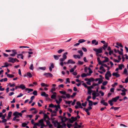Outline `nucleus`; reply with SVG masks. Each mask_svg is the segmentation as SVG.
<instances>
[{
    "instance_id": "nucleus-50",
    "label": "nucleus",
    "mask_w": 128,
    "mask_h": 128,
    "mask_svg": "<svg viewBox=\"0 0 128 128\" xmlns=\"http://www.w3.org/2000/svg\"><path fill=\"white\" fill-rule=\"evenodd\" d=\"M88 70H89V73L90 74L92 73V70L90 68H88Z\"/></svg>"
},
{
    "instance_id": "nucleus-30",
    "label": "nucleus",
    "mask_w": 128,
    "mask_h": 128,
    "mask_svg": "<svg viewBox=\"0 0 128 128\" xmlns=\"http://www.w3.org/2000/svg\"><path fill=\"white\" fill-rule=\"evenodd\" d=\"M76 104L79 106V107L82 108L83 107L82 106L80 103L79 102H76Z\"/></svg>"
},
{
    "instance_id": "nucleus-40",
    "label": "nucleus",
    "mask_w": 128,
    "mask_h": 128,
    "mask_svg": "<svg viewBox=\"0 0 128 128\" xmlns=\"http://www.w3.org/2000/svg\"><path fill=\"white\" fill-rule=\"evenodd\" d=\"M98 61V64H102V62H101L100 60V58H97Z\"/></svg>"
},
{
    "instance_id": "nucleus-6",
    "label": "nucleus",
    "mask_w": 128,
    "mask_h": 128,
    "mask_svg": "<svg viewBox=\"0 0 128 128\" xmlns=\"http://www.w3.org/2000/svg\"><path fill=\"white\" fill-rule=\"evenodd\" d=\"M44 75L47 78H51L53 76L52 74L50 73H44Z\"/></svg>"
},
{
    "instance_id": "nucleus-43",
    "label": "nucleus",
    "mask_w": 128,
    "mask_h": 128,
    "mask_svg": "<svg viewBox=\"0 0 128 128\" xmlns=\"http://www.w3.org/2000/svg\"><path fill=\"white\" fill-rule=\"evenodd\" d=\"M112 102H113L112 100H108V102L109 103L110 106H112L113 105V104L112 103Z\"/></svg>"
},
{
    "instance_id": "nucleus-26",
    "label": "nucleus",
    "mask_w": 128,
    "mask_h": 128,
    "mask_svg": "<svg viewBox=\"0 0 128 128\" xmlns=\"http://www.w3.org/2000/svg\"><path fill=\"white\" fill-rule=\"evenodd\" d=\"M68 54V52H66L64 53L62 56V58H64V59H66L67 58V56H66V55H67Z\"/></svg>"
},
{
    "instance_id": "nucleus-32",
    "label": "nucleus",
    "mask_w": 128,
    "mask_h": 128,
    "mask_svg": "<svg viewBox=\"0 0 128 128\" xmlns=\"http://www.w3.org/2000/svg\"><path fill=\"white\" fill-rule=\"evenodd\" d=\"M85 41H86V40H85L83 39H81L80 40L78 41V42L79 43H81L84 42H85Z\"/></svg>"
},
{
    "instance_id": "nucleus-52",
    "label": "nucleus",
    "mask_w": 128,
    "mask_h": 128,
    "mask_svg": "<svg viewBox=\"0 0 128 128\" xmlns=\"http://www.w3.org/2000/svg\"><path fill=\"white\" fill-rule=\"evenodd\" d=\"M92 109V108L91 106H89L87 108H86L85 109V110H88V111Z\"/></svg>"
},
{
    "instance_id": "nucleus-2",
    "label": "nucleus",
    "mask_w": 128,
    "mask_h": 128,
    "mask_svg": "<svg viewBox=\"0 0 128 128\" xmlns=\"http://www.w3.org/2000/svg\"><path fill=\"white\" fill-rule=\"evenodd\" d=\"M58 99V100L57 99H56L55 100V101L56 103L58 104V105H54V108H56V109H57V107H58V108L59 109H60V104L62 101V99L61 98H59Z\"/></svg>"
},
{
    "instance_id": "nucleus-46",
    "label": "nucleus",
    "mask_w": 128,
    "mask_h": 128,
    "mask_svg": "<svg viewBox=\"0 0 128 128\" xmlns=\"http://www.w3.org/2000/svg\"><path fill=\"white\" fill-rule=\"evenodd\" d=\"M116 45L118 46H120L121 47L123 48V46L122 44L119 42H117L116 43Z\"/></svg>"
},
{
    "instance_id": "nucleus-45",
    "label": "nucleus",
    "mask_w": 128,
    "mask_h": 128,
    "mask_svg": "<svg viewBox=\"0 0 128 128\" xmlns=\"http://www.w3.org/2000/svg\"><path fill=\"white\" fill-rule=\"evenodd\" d=\"M64 50H62V49H60L59 50H58V52L59 54H60L62 52H64Z\"/></svg>"
},
{
    "instance_id": "nucleus-38",
    "label": "nucleus",
    "mask_w": 128,
    "mask_h": 128,
    "mask_svg": "<svg viewBox=\"0 0 128 128\" xmlns=\"http://www.w3.org/2000/svg\"><path fill=\"white\" fill-rule=\"evenodd\" d=\"M123 66H124L123 64H120L118 66V68L120 70H122V67Z\"/></svg>"
},
{
    "instance_id": "nucleus-63",
    "label": "nucleus",
    "mask_w": 128,
    "mask_h": 128,
    "mask_svg": "<svg viewBox=\"0 0 128 128\" xmlns=\"http://www.w3.org/2000/svg\"><path fill=\"white\" fill-rule=\"evenodd\" d=\"M65 59L64 58H60L59 60L60 62H63L64 61Z\"/></svg>"
},
{
    "instance_id": "nucleus-18",
    "label": "nucleus",
    "mask_w": 128,
    "mask_h": 128,
    "mask_svg": "<svg viewBox=\"0 0 128 128\" xmlns=\"http://www.w3.org/2000/svg\"><path fill=\"white\" fill-rule=\"evenodd\" d=\"M41 95L42 96L45 97H47L48 96V94H46L44 92H42L41 94Z\"/></svg>"
},
{
    "instance_id": "nucleus-41",
    "label": "nucleus",
    "mask_w": 128,
    "mask_h": 128,
    "mask_svg": "<svg viewBox=\"0 0 128 128\" xmlns=\"http://www.w3.org/2000/svg\"><path fill=\"white\" fill-rule=\"evenodd\" d=\"M33 94L37 96L38 94V92L36 90H34V91L33 92Z\"/></svg>"
},
{
    "instance_id": "nucleus-56",
    "label": "nucleus",
    "mask_w": 128,
    "mask_h": 128,
    "mask_svg": "<svg viewBox=\"0 0 128 128\" xmlns=\"http://www.w3.org/2000/svg\"><path fill=\"white\" fill-rule=\"evenodd\" d=\"M59 98H64V99H66V97L65 96L62 95L60 96H59Z\"/></svg>"
},
{
    "instance_id": "nucleus-64",
    "label": "nucleus",
    "mask_w": 128,
    "mask_h": 128,
    "mask_svg": "<svg viewBox=\"0 0 128 128\" xmlns=\"http://www.w3.org/2000/svg\"><path fill=\"white\" fill-rule=\"evenodd\" d=\"M128 82V76L125 79V82L127 83Z\"/></svg>"
},
{
    "instance_id": "nucleus-44",
    "label": "nucleus",
    "mask_w": 128,
    "mask_h": 128,
    "mask_svg": "<svg viewBox=\"0 0 128 128\" xmlns=\"http://www.w3.org/2000/svg\"><path fill=\"white\" fill-rule=\"evenodd\" d=\"M29 68L32 70H33L34 69V67L33 66V64H31L30 65V67H29Z\"/></svg>"
},
{
    "instance_id": "nucleus-7",
    "label": "nucleus",
    "mask_w": 128,
    "mask_h": 128,
    "mask_svg": "<svg viewBox=\"0 0 128 128\" xmlns=\"http://www.w3.org/2000/svg\"><path fill=\"white\" fill-rule=\"evenodd\" d=\"M8 59H9L8 62H9L12 63H14L15 62V58L10 57L8 58Z\"/></svg>"
},
{
    "instance_id": "nucleus-1",
    "label": "nucleus",
    "mask_w": 128,
    "mask_h": 128,
    "mask_svg": "<svg viewBox=\"0 0 128 128\" xmlns=\"http://www.w3.org/2000/svg\"><path fill=\"white\" fill-rule=\"evenodd\" d=\"M53 124L54 126L55 127H57V128H66V124L65 123L62 124V123L55 121L54 122Z\"/></svg>"
},
{
    "instance_id": "nucleus-59",
    "label": "nucleus",
    "mask_w": 128,
    "mask_h": 128,
    "mask_svg": "<svg viewBox=\"0 0 128 128\" xmlns=\"http://www.w3.org/2000/svg\"><path fill=\"white\" fill-rule=\"evenodd\" d=\"M58 81H59L61 83H62L64 81V80L61 78H59L58 80Z\"/></svg>"
},
{
    "instance_id": "nucleus-42",
    "label": "nucleus",
    "mask_w": 128,
    "mask_h": 128,
    "mask_svg": "<svg viewBox=\"0 0 128 128\" xmlns=\"http://www.w3.org/2000/svg\"><path fill=\"white\" fill-rule=\"evenodd\" d=\"M84 62H82L80 60H79L78 61V64L80 65H82L83 64Z\"/></svg>"
},
{
    "instance_id": "nucleus-10",
    "label": "nucleus",
    "mask_w": 128,
    "mask_h": 128,
    "mask_svg": "<svg viewBox=\"0 0 128 128\" xmlns=\"http://www.w3.org/2000/svg\"><path fill=\"white\" fill-rule=\"evenodd\" d=\"M43 114H44V116L43 119L44 121L47 120V119L48 120L49 119V118L48 115L44 113H43Z\"/></svg>"
},
{
    "instance_id": "nucleus-33",
    "label": "nucleus",
    "mask_w": 128,
    "mask_h": 128,
    "mask_svg": "<svg viewBox=\"0 0 128 128\" xmlns=\"http://www.w3.org/2000/svg\"><path fill=\"white\" fill-rule=\"evenodd\" d=\"M56 90V88L54 87H52L50 91V92H52V93H54V91H55Z\"/></svg>"
},
{
    "instance_id": "nucleus-37",
    "label": "nucleus",
    "mask_w": 128,
    "mask_h": 128,
    "mask_svg": "<svg viewBox=\"0 0 128 128\" xmlns=\"http://www.w3.org/2000/svg\"><path fill=\"white\" fill-rule=\"evenodd\" d=\"M10 86V87H14L16 86V84L15 83L12 84L10 83H9V84Z\"/></svg>"
},
{
    "instance_id": "nucleus-4",
    "label": "nucleus",
    "mask_w": 128,
    "mask_h": 128,
    "mask_svg": "<svg viewBox=\"0 0 128 128\" xmlns=\"http://www.w3.org/2000/svg\"><path fill=\"white\" fill-rule=\"evenodd\" d=\"M13 115L15 116L16 118H19V116L20 117L22 116V114L21 112H16L14 113Z\"/></svg>"
},
{
    "instance_id": "nucleus-47",
    "label": "nucleus",
    "mask_w": 128,
    "mask_h": 128,
    "mask_svg": "<svg viewBox=\"0 0 128 128\" xmlns=\"http://www.w3.org/2000/svg\"><path fill=\"white\" fill-rule=\"evenodd\" d=\"M65 102L66 104H70L71 102H72V101H65Z\"/></svg>"
},
{
    "instance_id": "nucleus-20",
    "label": "nucleus",
    "mask_w": 128,
    "mask_h": 128,
    "mask_svg": "<svg viewBox=\"0 0 128 128\" xmlns=\"http://www.w3.org/2000/svg\"><path fill=\"white\" fill-rule=\"evenodd\" d=\"M68 64H74L75 63V62L72 59H70L68 60Z\"/></svg>"
},
{
    "instance_id": "nucleus-48",
    "label": "nucleus",
    "mask_w": 128,
    "mask_h": 128,
    "mask_svg": "<svg viewBox=\"0 0 128 128\" xmlns=\"http://www.w3.org/2000/svg\"><path fill=\"white\" fill-rule=\"evenodd\" d=\"M59 92L61 94L64 95H65L66 93V92L65 91H60Z\"/></svg>"
},
{
    "instance_id": "nucleus-5",
    "label": "nucleus",
    "mask_w": 128,
    "mask_h": 128,
    "mask_svg": "<svg viewBox=\"0 0 128 128\" xmlns=\"http://www.w3.org/2000/svg\"><path fill=\"white\" fill-rule=\"evenodd\" d=\"M93 50L96 52V53L99 54L102 52L103 49L100 47L98 49L94 48Z\"/></svg>"
},
{
    "instance_id": "nucleus-57",
    "label": "nucleus",
    "mask_w": 128,
    "mask_h": 128,
    "mask_svg": "<svg viewBox=\"0 0 128 128\" xmlns=\"http://www.w3.org/2000/svg\"><path fill=\"white\" fill-rule=\"evenodd\" d=\"M92 90H88V93L89 94L91 95V94L92 92Z\"/></svg>"
},
{
    "instance_id": "nucleus-11",
    "label": "nucleus",
    "mask_w": 128,
    "mask_h": 128,
    "mask_svg": "<svg viewBox=\"0 0 128 128\" xmlns=\"http://www.w3.org/2000/svg\"><path fill=\"white\" fill-rule=\"evenodd\" d=\"M52 93L53 94L51 96V98L52 99H55L56 98V92H54V93Z\"/></svg>"
},
{
    "instance_id": "nucleus-27",
    "label": "nucleus",
    "mask_w": 128,
    "mask_h": 128,
    "mask_svg": "<svg viewBox=\"0 0 128 128\" xmlns=\"http://www.w3.org/2000/svg\"><path fill=\"white\" fill-rule=\"evenodd\" d=\"M90 74H86L85 73H83L81 75V76L82 77H86L87 76H90Z\"/></svg>"
},
{
    "instance_id": "nucleus-12",
    "label": "nucleus",
    "mask_w": 128,
    "mask_h": 128,
    "mask_svg": "<svg viewBox=\"0 0 128 128\" xmlns=\"http://www.w3.org/2000/svg\"><path fill=\"white\" fill-rule=\"evenodd\" d=\"M44 120L43 119H42L38 121V123L40 126H44L45 125L44 122Z\"/></svg>"
},
{
    "instance_id": "nucleus-21",
    "label": "nucleus",
    "mask_w": 128,
    "mask_h": 128,
    "mask_svg": "<svg viewBox=\"0 0 128 128\" xmlns=\"http://www.w3.org/2000/svg\"><path fill=\"white\" fill-rule=\"evenodd\" d=\"M112 75L113 76H115L116 77H118L120 76L119 74H118L117 72H114L112 74Z\"/></svg>"
},
{
    "instance_id": "nucleus-36",
    "label": "nucleus",
    "mask_w": 128,
    "mask_h": 128,
    "mask_svg": "<svg viewBox=\"0 0 128 128\" xmlns=\"http://www.w3.org/2000/svg\"><path fill=\"white\" fill-rule=\"evenodd\" d=\"M78 53L80 54V56H82L83 55V53L82 50H78Z\"/></svg>"
},
{
    "instance_id": "nucleus-15",
    "label": "nucleus",
    "mask_w": 128,
    "mask_h": 128,
    "mask_svg": "<svg viewBox=\"0 0 128 128\" xmlns=\"http://www.w3.org/2000/svg\"><path fill=\"white\" fill-rule=\"evenodd\" d=\"M19 88L22 89V90H24L26 88V87L24 84H21L20 85V86H18Z\"/></svg>"
},
{
    "instance_id": "nucleus-62",
    "label": "nucleus",
    "mask_w": 128,
    "mask_h": 128,
    "mask_svg": "<svg viewBox=\"0 0 128 128\" xmlns=\"http://www.w3.org/2000/svg\"><path fill=\"white\" fill-rule=\"evenodd\" d=\"M65 95L66 96L67 98H70V95L69 94H65Z\"/></svg>"
},
{
    "instance_id": "nucleus-39",
    "label": "nucleus",
    "mask_w": 128,
    "mask_h": 128,
    "mask_svg": "<svg viewBox=\"0 0 128 128\" xmlns=\"http://www.w3.org/2000/svg\"><path fill=\"white\" fill-rule=\"evenodd\" d=\"M27 76L30 78L32 77V74L30 72H27L26 74Z\"/></svg>"
},
{
    "instance_id": "nucleus-53",
    "label": "nucleus",
    "mask_w": 128,
    "mask_h": 128,
    "mask_svg": "<svg viewBox=\"0 0 128 128\" xmlns=\"http://www.w3.org/2000/svg\"><path fill=\"white\" fill-rule=\"evenodd\" d=\"M12 114V112H10L8 114V116L9 118H10Z\"/></svg>"
},
{
    "instance_id": "nucleus-60",
    "label": "nucleus",
    "mask_w": 128,
    "mask_h": 128,
    "mask_svg": "<svg viewBox=\"0 0 128 128\" xmlns=\"http://www.w3.org/2000/svg\"><path fill=\"white\" fill-rule=\"evenodd\" d=\"M114 51L113 50H110L109 52V54L111 55L112 54H113Z\"/></svg>"
},
{
    "instance_id": "nucleus-49",
    "label": "nucleus",
    "mask_w": 128,
    "mask_h": 128,
    "mask_svg": "<svg viewBox=\"0 0 128 128\" xmlns=\"http://www.w3.org/2000/svg\"><path fill=\"white\" fill-rule=\"evenodd\" d=\"M54 58L56 60H58L59 58L58 56L56 55H54Z\"/></svg>"
},
{
    "instance_id": "nucleus-22",
    "label": "nucleus",
    "mask_w": 128,
    "mask_h": 128,
    "mask_svg": "<svg viewBox=\"0 0 128 128\" xmlns=\"http://www.w3.org/2000/svg\"><path fill=\"white\" fill-rule=\"evenodd\" d=\"M94 78H92V79H91V80L86 82V84L89 85H91V84L90 83V82H91L92 81H94Z\"/></svg>"
},
{
    "instance_id": "nucleus-25",
    "label": "nucleus",
    "mask_w": 128,
    "mask_h": 128,
    "mask_svg": "<svg viewBox=\"0 0 128 128\" xmlns=\"http://www.w3.org/2000/svg\"><path fill=\"white\" fill-rule=\"evenodd\" d=\"M92 44H95V45H97L98 44V42L97 41L96 42V40H94L92 41Z\"/></svg>"
},
{
    "instance_id": "nucleus-23",
    "label": "nucleus",
    "mask_w": 128,
    "mask_h": 128,
    "mask_svg": "<svg viewBox=\"0 0 128 128\" xmlns=\"http://www.w3.org/2000/svg\"><path fill=\"white\" fill-rule=\"evenodd\" d=\"M104 100H102L100 102V103L102 104H103L105 106H107L108 105V103L104 102Z\"/></svg>"
},
{
    "instance_id": "nucleus-19",
    "label": "nucleus",
    "mask_w": 128,
    "mask_h": 128,
    "mask_svg": "<svg viewBox=\"0 0 128 128\" xmlns=\"http://www.w3.org/2000/svg\"><path fill=\"white\" fill-rule=\"evenodd\" d=\"M29 123V122H27L22 123V127H24L26 126Z\"/></svg>"
},
{
    "instance_id": "nucleus-13",
    "label": "nucleus",
    "mask_w": 128,
    "mask_h": 128,
    "mask_svg": "<svg viewBox=\"0 0 128 128\" xmlns=\"http://www.w3.org/2000/svg\"><path fill=\"white\" fill-rule=\"evenodd\" d=\"M61 121L62 122L61 123H62V124L64 123V122H66V121L68 120V118H66V117L64 116L63 117L62 119H61Z\"/></svg>"
},
{
    "instance_id": "nucleus-29",
    "label": "nucleus",
    "mask_w": 128,
    "mask_h": 128,
    "mask_svg": "<svg viewBox=\"0 0 128 128\" xmlns=\"http://www.w3.org/2000/svg\"><path fill=\"white\" fill-rule=\"evenodd\" d=\"M73 57L75 59H76L77 58L80 59V56L79 55H74L73 56Z\"/></svg>"
},
{
    "instance_id": "nucleus-24",
    "label": "nucleus",
    "mask_w": 128,
    "mask_h": 128,
    "mask_svg": "<svg viewBox=\"0 0 128 128\" xmlns=\"http://www.w3.org/2000/svg\"><path fill=\"white\" fill-rule=\"evenodd\" d=\"M123 74L126 75H128V71L126 68H125L124 69L123 72Z\"/></svg>"
},
{
    "instance_id": "nucleus-31",
    "label": "nucleus",
    "mask_w": 128,
    "mask_h": 128,
    "mask_svg": "<svg viewBox=\"0 0 128 128\" xmlns=\"http://www.w3.org/2000/svg\"><path fill=\"white\" fill-rule=\"evenodd\" d=\"M104 58H105V60L103 61V62H108L109 59L108 58L106 57H104Z\"/></svg>"
},
{
    "instance_id": "nucleus-8",
    "label": "nucleus",
    "mask_w": 128,
    "mask_h": 128,
    "mask_svg": "<svg viewBox=\"0 0 128 128\" xmlns=\"http://www.w3.org/2000/svg\"><path fill=\"white\" fill-rule=\"evenodd\" d=\"M77 120V117H74L72 116L71 119L69 120V121L71 123H73V122Z\"/></svg>"
},
{
    "instance_id": "nucleus-9",
    "label": "nucleus",
    "mask_w": 128,
    "mask_h": 128,
    "mask_svg": "<svg viewBox=\"0 0 128 128\" xmlns=\"http://www.w3.org/2000/svg\"><path fill=\"white\" fill-rule=\"evenodd\" d=\"M12 52L13 54H10V56H14L16 55L17 54V51L15 50H12Z\"/></svg>"
},
{
    "instance_id": "nucleus-17",
    "label": "nucleus",
    "mask_w": 128,
    "mask_h": 128,
    "mask_svg": "<svg viewBox=\"0 0 128 128\" xmlns=\"http://www.w3.org/2000/svg\"><path fill=\"white\" fill-rule=\"evenodd\" d=\"M17 58H20L21 59H23L24 56L22 54H19L17 56Z\"/></svg>"
},
{
    "instance_id": "nucleus-16",
    "label": "nucleus",
    "mask_w": 128,
    "mask_h": 128,
    "mask_svg": "<svg viewBox=\"0 0 128 128\" xmlns=\"http://www.w3.org/2000/svg\"><path fill=\"white\" fill-rule=\"evenodd\" d=\"M108 46V43L107 42L105 44H104L103 46H102L101 48H102V49H103L104 50H105Z\"/></svg>"
},
{
    "instance_id": "nucleus-55",
    "label": "nucleus",
    "mask_w": 128,
    "mask_h": 128,
    "mask_svg": "<svg viewBox=\"0 0 128 128\" xmlns=\"http://www.w3.org/2000/svg\"><path fill=\"white\" fill-rule=\"evenodd\" d=\"M34 126H40V124H39V123H34V124H33Z\"/></svg>"
},
{
    "instance_id": "nucleus-61",
    "label": "nucleus",
    "mask_w": 128,
    "mask_h": 128,
    "mask_svg": "<svg viewBox=\"0 0 128 128\" xmlns=\"http://www.w3.org/2000/svg\"><path fill=\"white\" fill-rule=\"evenodd\" d=\"M113 61L119 63L120 62V61L119 60H116L115 59L113 60Z\"/></svg>"
},
{
    "instance_id": "nucleus-54",
    "label": "nucleus",
    "mask_w": 128,
    "mask_h": 128,
    "mask_svg": "<svg viewBox=\"0 0 128 128\" xmlns=\"http://www.w3.org/2000/svg\"><path fill=\"white\" fill-rule=\"evenodd\" d=\"M68 83H70V79L69 78H67L66 79V83L67 84Z\"/></svg>"
},
{
    "instance_id": "nucleus-51",
    "label": "nucleus",
    "mask_w": 128,
    "mask_h": 128,
    "mask_svg": "<svg viewBox=\"0 0 128 128\" xmlns=\"http://www.w3.org/2000/svg\"><path fill=\"white\" fill-rule=\"evenodd\" d=\"M39 69L42 70H44L46 69V68L45 67H39Z\"/></svg>"
},
{
    "instance_id": "nucleus-28",
    "label": "nucleus",
    "mask_w": 128,
    "mask_h": 128,
    "mask_svg": "<svg viewBox=\"0 0 128 128\" xmlns=\"http://www.w3.org/2000/svg\"><path fill=\"white\" fill-rule=\"evenodd\" d=\"M26 91L28 90V93H29L30 92H32L33 90L32 89L26 88Z\"/></svg>"
},
{
    "instance_id": "nucleus-3",
    "label": "nucleus",
    "mask_w": 128,
    "mask_h": 128,
    "mask_svg": "<svg viewBox=\"0 0 128 128\" xmlns=\"http://www.w3.org/2000/svg\"><path fill=\"white\" fill-rule=\"evenodd\" d=\"M112 74L110 71H107L105 74V78L107 80H110L109 78L110 77L112 76Z\"/></svg>"
},
{
    "instance_id": "nucleus-34",
    "label": "nucleus",
    "mask_w": 128,
    "mask_h": 128,
    "mask_svg": "<svg viewBox=\"0 0 128 128\" xmlns=\"http://www.w3.org/2000/svg\"><path fill=\"white\" fill-rule=\"evenodd\" d=\"M88 102L89 104L88 105L89 106H91L93 105V102L91 100L88 101Z\"/></svg>"
},
{
    "instance_id": "nucleus-14",
    "label": "nucleus",
    "mask_w": 128,
    "mask_h": 128,
    "mask_svg": "<svg viewBox=\"0 0 128 128\" xmlns=\"http://www.w3.org/2000/svg\"><path fill=\"white\" fill-rule=\"evenodd\" d=\"M120 97L119 96H118L115 98H113L111 100L113 102H116L117 100L119 99Z\"/></svg>"
},
{
    "instance_id": "nucleus-35",
    "label": "nucleus",
    "mask_w": 128,
    "mask_h": 128,
    "mask_svg": "<svg viewBox=\"0 0 128 128\" xmlns=\"http://www.w3.org/2000/svg\"><path fill=\"white\" fill-rule=\"evenodd\" d=\"M7 76L10 78H12L14 76V75L8 74H7Z\"/></svg>"
},
{
    "instance_id": "nucleus-58",
    "label": "nucleus",
    "mask_w": 128,
    "mask_h": 128,
    "mask_svg": "<svg viewBox=\"0 0 128 128\" xmlns=\"http://www.w3.org/2000/svg\"><path fill=\"white\" fill-rule=\"evenodd\" d=\"M91 98V96H88L87 98L86 99V100L87 101H90L89 100Z\"/></svg>"
}]
</instances>
